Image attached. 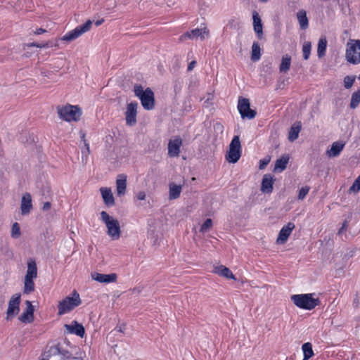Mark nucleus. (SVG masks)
Here are the masks:
<instances>
[{
    "label": "nucleus",
    "instance_id": "1",
    "mask_svg": "<svg viewBox=\"0 0 360 360\" xmlns=\"http://www.w3.org/2000/svg\"><path fill=\"white\" fill-rule=\"evenodd\" d=\"M314 294H298L291 296V301L300 309L311 310L320 304L319 298H314Z\"/></svg>",
    "mask_w": 360,
    "mask_h": 360
},
{
    "label": "nucleus",
    "instance_id": "2",
    "mask_svg": "<svg viewBox=\"0 0 360 360\" xmlns=\"http://www.w3.org/2000/svg\"><path fill=\"white\" fill-rule=\"evenodd\" d=\"M37 276V267L34 259L30 258L27 261V269L24 280L23 292L30 294L34 290L33 279Z\"/></svg>",
    "mask_w": 360,
    "mask_h": 360
},
{
    "label": "nucleus",
    "instance_id": "3",
    "mask_svg": "<svg viewBox=\"0 0 360 360\" xmlns=\"http://www.w3.org/2000/svg\"><path fill=\"white\" fill-rule=\"evenodd\" d=\"M72 297L67 296L59 302L58 304V315L61 316L67 314L81 304L82 300L79 294L76 290L72 292Z\"/></svg>",
    "mask_w": 360,
    "mask_h": 360
},
{
    "label": "nucleus",
    "instance_id": "4",
    "mask_svg": "<svg viewBox=\"0 0 360 360\" xmlns=\"http://www.w3.org/2000/svg\"><path fill=\"white\" fill-rule=\"evenodd\" d=\"M58 114L62 120L67 122H77L79 120L82 110L77 105L68 104L63 107H58Z\"/></svg>",
    "mask_w": 360,
    "mask_h": 360
},
{
    "label": "nucleus",
    "instance_id": "5",
    "mask_svg": "<svg viewBox=\"0 0 360 360\" xmlns=\"http://www.w3.org/2000/svg\"><path fill=\"white\" fill-rule=\"evenodd\" d=\"M346 60L354 65L360 63V40L349 39L347 43Z\"/></svg>",
    "mask_w": 360,
    "mask_h": 360
},
{
    "label": "nucleus",
    "instance_id": "6",
    "mask_svg": "<svg viewBox=\"0 0 360 360\" xmlns=\"http://www.w3.org/2000/svg\"><path fill=\"white\" fill-rule=\"evenodd\" d=\"M101 218L108 229V234L114 240L118 239L121 234L119 221L111 217L105 211L101 212Z\"/></svg>",
    "mask_w": 360,
    "mask_h": 360
},
{
    "label": "nucleus",
    "instance_id": "7",
    "mask_svg": "<svg viewBox=\"0 0 360 360\" xmlns=\"http://www.w3.org/2000/svg\"><path fill=\"white\" fill-rule=\"evenodd\" d=\"M241 156V145L238 136H233L229 145V149L226 155L229 162L236 163Z\"/></svg>",
    "mask_w": 360,
    "mask_h": 360
},
{
    "label": "nucleus",
    "instance_id": "8",
    "mask_svg": "<svg viewBox=\"0 0 360 360\" xmlns=\"http://www.w3.org/2000/svg\"><path fill=\"white\" fill-rule=\"evenodd\" d=\"M92 25V21L88 20L84 24L77 26L75 29L70 31L65 34L61 39L63 41H71L77 39L82 34L89 31Z\"/></svg>",
    "mask_w": 360,
    "mask_h": 360
},
{
    "label": "nucleus",
    "instance_id": "9",
    "mask_svg": "<svg viewBox=\"0 0 360 360\" xmlns=\"http://www.w3.org/2000/svg\"><path fill=\"white\" fill-rule=\"evenodd\" d=\"M136 96L140 101L143 108L147 110H151L155 108V96L153 91H134Z\"/></svg>",
    "mask_w": 360,
    "mask_h": 360
},
{
    "label": "nucleus",
    "instance_id": "10",
    "mask_svg": "<svg viewBox=\"0 0 360 360\" xmlns=\"http://www.w3.org/2000/svg\"><path fill=\"white\" fill-rule=\"evenodd\" d=\"M20 297V294H15L11 297L6 311V320H11L19 313Z\"/></svg>",
    "mask_w": 360,
    "mask_h": 360
},
{
    "label": "nucleus",
    "instance_id": "11",
    "mask_svg": "<svg viewBox=\"0 0 360 360\" xmlns=\"http://www.w3.org/2000/svg\"><path fill=\"white\" fill-rule=\"evenodd\" d=\"M137 108L138 103L136 101L127 103L125 112L126 124L129 127H134L137 123Z\"/></svg>",
    "mask_w": 360,
    "mask_h": 360
},
{
    "label": "nucleus",
    "instance_id": "12",
    "mask_svg": "<svg viewBox=\"0 0 360 360\" xmlns=\"http://www.w3.org/2000/svg\"><path fill=\"white\" fill-rule=\"evenodd\" d=\"M238 111L243 118L253 119L256 115V112L250 109V102L248 98L240 97L238 103Z\"/></svg>",
    "mask_w": 360,
    "mask_h": 360
},
{
    "label": "nucleus",
    "instance_id": "13",
    "mask_svg": "<svg viewBox=\"0 0 360 360\" xmlns=\"http://www.w3.org/2000/svg\"><path fill=\"white\" fill-rule=\"evenodd\" d=\"M208 33L209 31L205 27H204L203 28H196L192 30L190 32H186V33L183 34L180 37L179 40L183 41L186 39H194L198 38V37L203 39H205V34H208Z\"/></svg>",
    "mask_w": 360,
    "mask_h": 360
},
{
    "label": "nucleus",
    "instance_id": "14",
    "mask_svg": "<svg viewBox=\"0 0 360 360\" xmlns=\"http://www.w3.org/2000/svg\"><path fill=\"white\" fill-rule=\"evenodd\" d=\"M295 228V224L292 222H288L287 225L284 226L278 233V236L276 239V242L278 244L285 243L288 237L290 236L292 231Z\"/></svg>",
    "mask_w": 360,
    "mask_h": 360
},
{
    "label": "nucleus",
    "instance_id": "15",
    "mask_svg": "<svg viewBox=\"0 0 360 360\" xmlns=\"http://www.w3.org/2000/svg\"><path fill=\"white\" fill-rule=\"evenodd\" d=\"M182 145V140L178 137L170 140L168 143V155L169 157H177L180 153V147Z\"/></svg>",
    "mask_w": 360,
    "mask_h": 360
},
{
    "label": "nucleus",
    "instance_id": "16",
    "mask_svg": "<svg viewBox=\"0 0 360 360\" xmlns=\"http://www.w3.org/2000/svg\"><path fill=\"white\" fill-rule=\"evenodd\" d=\"M92 279L99 282V283H114L117 280V274L115 273L110 274H103L97 272H94L91 274Z\"/></svg>",
    "mask_w": 360,
    "mask_h": 360
},
{
    "label": "nucleus",
    "instance_id": "17",
    "mask_svg": "<svg viewBox=\"0 0 360 360\" xmlns=\"http://www.w3.org/2000/svg\"><path fill=\"white\" fill-rule=\"evenodd\" d=\"M274 176L271 174H266L263 176L261 191L264 193H271L273 191L274 181Z\"/></svg>",
    "mask_w": 360,
    "mask_h": 360
},
{
    "label": "nucleus",
    "instance_id": "18",
    "mask_svg": "<svg viewBox=\"0 0 360 360\" xmlns=\"http://www.w3.org/2000/svg\"><path fill=\"white\" fill-rule=\"evenodd\" d=\"M65 328L70 333L75 334L81 338H83L85 334L84 327L77 321H73L70 325L65 324Z\"/></svg>",
    "mask_w": 360,
    "mask_h": 360
},
{
    "label": "nucleus",
    "instance_id": "19",
    "mask_svg": "<svg viewBox=\"0 0 360 360\" xmlns=\"http://www.w3.org/2000/svg\"><path fill=\"white\" fill-rule=\"evenodd\" d=\"M21 212L22 215L28 214L32 209V197L28 193L23 195L20 205Z\"/></svg>",
    "mask_w": 360,
    "mask_h": 360
},
{
    "label": "nucleus",
    "instance_id": "20",
    "mask_svg": "<svg viewBox=\"0 0 360 360\" xmlns=\"http://www.w3.org/2000/svg\"><path fill=\"white\" fill-rule=\"evenodd\" d=\"M252 19L254 31L257 34L258 39H261L263 37L262 22L259 13L255 11L252 12Z\"/></svg>",
    "mask_w": 360,
    "mask_h": 360
},
{
    "label": "nucleus",
    "instance_id": "21",
    "mask_svg": "<svg viewBox=\"0 0 360 360\" xmlns=\"http://www.w3.org/2000/svg\"><path fill=\"white\" fill-rule=\"evenodd\" d=\"M117 195H124L127 187V176L125 174H119L116 181Z\"/></svg>",
    "mask_w": 360,
    "mask_h": 360
},
{
    "label": "nucleus",
    "instance_id": "22",
    "mask_svg": "<svg viewBox=\"0 0 360 360\" xmlns=\"http://www.w3.org/2000/svg\"><path fill=\"white\" fill-rule=\"evenodd\" d=\"M289 159L290 156L288 154L283 155L280 158L276 160L274 171L275 172H281L285 170L288 163Z\"/></svg>",
    "mask_w": 360,
    "mask_h": 360
},
{
    "label": "nucleus",
    "instance_id": "23",
    "mask_svg": "<svg viewBox=\"0 0 360 360\" xmlns=\"http://www.w3.org/2000/svg\"><path fill=\"white\" fill-rule=\"evenodd\" d=\"M213 272L226 278L236 280V276L233 274L231 271L225 266L220 265L215 266Z\"/></svg>",
    "mask_w": 360,
    "mask_h": 360
},
{
    "label": "nucleus",
    "instance_id": "24",
    "mask_svg": "<svg viewBox=\"0 0 360 360\" xmlns=\"http://www.w3.org/2000/svg\"><path fill=\"white\" fill-rule=\"evenodd\" d=\"M104 202L108 206H112L115 204V200L112 191L108 188H101L100 189Z\"/></svg>",
    "mask_w": 360,
    "mask_h": 360
},
{
    "label": "nucleus",
    "instance_id": "25",
    "mask_svg": "<svg viewBox=\"0 0 360 360\" xmlns=\"http://www.w3.org/2000/svg\"><path fill=\"white\" fill-rule=\"evenodd\" d=\"M181 192V186L176 185L174 183L169 184V198L175 200L179 198Z\"/></svg>",
    "mask_w": 360,
    "mask_h": 360
},
{
    "label": "nucleus",
    "instance_id": "26",
    "mask_svg": "<svg viewBox=\"0 0 360 360\" xmlns=\"http://www.w3.org/2000/svg\"><path fill=\"white\" fill-rule=\"evenodd\" d=\"M297 18L298 20L300 28L306 30L309 26V20L307 16V13L304 10H300L297 13Z\"/></svg>",
    "mask_w": 360,
    "mask_h": 360
},
{
    "label": "nucleus",
    "instance_id": "27",
    "mask_svg": "<svg viewBox=\"0 0 360 360\" xmlns=\"http://www.w3.org/2000/svg\"><path fill=\"white\" fill-rule=\"evenodd\" d=\"M34 309H26L24 312L19 316L18 319L22 323H32L34 321Z\"/></svg>",
    "mask_w": 360,
    "mask_h": 360
},
{
    "label": "nucleus",
    "instance_id": "28",
    "mask_svg": "<svg viewBox=\"0 0 360 360\" xmlns=\"http://www.w3.org/2000/svg\"><path fill=\"white\" fill-rule=\"evenodd\" d=\"M301 124L300 122L292 125L288 133V140L291 142L295 141L299 136Z\"/></svg>",
    "mask_w": 360,
    "mask_h": 360
},
{
    "label": "nucleus",
    "instance_id": "29",
    "mask_svg": "<svg viewBox=\"0 0 360 360\" xmlns=\"http://www.w3.org/2000/svg\"><path fill=\"white\" fill-rule=\"evenodd\" d=\"M327 47V40L326 37H321L318 43L317 55L319 58H322L326 55Z\"/></svg>",
    "mask_w": 360,
    "mask_h": 360
},
{
    "label": "nucleus",
    "instance_id": "30",
    "mask_svg": "<svg viewBox=\"0 0 360 360\" xmlns=\"http://www.w3.org/2000/svg\"><path fill=\"white\" fill-rule=\"evenodd\" d=\"M261 49L257 41H254L252 46L251 60L254 62L257 61L261 57Z\"/></svg>",
    "mask_w": 360,
    "mask_h": 360
},
{
    "label": "nucleus",
    "instance_id": "31",
    "mask_svg": "<svg viewBox=\"0 0 360 360\" xmlns=\"http://www.w3.org/2000/svg\"><path fill=\"white\" fill-rule=\"evenodd\" d=\"M302 349L304 354L303 360H308L314 356L312 345L310 342L304 343L302 346Z\"/></svg>",
    "mask_w": 360,
    "mask_h": 360
},
{
    "label": "nucleus",
    "instance_id": "32",
    "mask_svg": "<svg viewBox=\"0 0 360 360\" xmlns=\"http://www.w3.org/2000/svg\"><path fill=\"white\" fill-rule=\"evenodd\" d=\"M291 63V57L288 55L283 56L280 64L279 70L281 72H286L290 70Z\"/></svg>",
    "mask_w": 360,
    "mask_h": 360
},
{
    "label": "nucleus",
    "instance_id": "33",
    "mask_svg": "<svg viewBox=\"0 0 360 360\" xmlns=\"http://www.w3.org/2000/svg\"><path fill=\"white\" fill-rule=\"evenodd\" d=\"M360 103V91H354L352 96L350 108L355 109Z\"/></svg>",
    "mask_w": 360,
    "mask_h": 360
},
{
    "label": "nucleus",
    "instance_id": "34",
    "mask_svg": "<svg viewBox=\"0 0 360 360\" xmlns=\"http://www.w3.org/2000/svg\"><path fill=\"white\" fill-rule=\"evenodd\" d=\"M360 191V175L354 180L349 188V193H358Z\"/></svg>",
    "mask_w": 360,
    "mask_h": 360
},
{
    "label": "nucleus",
    "instance_id": "35",
    "mask_svg": "<svg viewBox=\"0 0 360 360\" xmlns=\"http://www.w3.org/2000/svg\"><path fill=\"white\" fill-rule=\"evenodd\" d=\"M58 347L59 344L50 347L48 350L44 352V356H45L46 358H49L52 356L58 355Z\"/></svg>",
    "mask_w": 360,
    "mask_h": 360
},
{
    "label": "nucleus",
    "instance_id": "36",
    "mask_svg": "<svg viewBox=\"0 0 360 360\" xmlns=\"http://www.w3.org/2000/svg\"><path fill=\"white\" fill-rule=\"evenodd\" d=\"M311 44L309 41H305L303 44L302 52L304 60H308L310 56Z\"/></svg>",
    "mask_w": 360,
    "mask_h": 360
},
{
    "label": "nucleus",
    "instance_id": "37",
    "mask_svg": "<svg viewBox=\"0 0 360 360\" xmlns=\"http://www.w3.org/2000/svg\"><path fill=\"white\" fill-rule=\"evenodd\" d=\"M21 235L20 227L18 222H15L12 225L11 228V237L13 238H18Z\"/></svg>",
    "mask_w": 360,
    "mask_h": 360
},
{
    "label": "nucleus",
    "instance_id": "38",
    "mask_svg": "<svg viewBox=\"0 0 360 360\" xmlns=\"http://www.w3.org/2000/svg\"><path fill=\"white\" fill-rule=\"evenodd\" d=\"M326 154L329 158L336 157L338 155V141L333 142L331 148L326 151Z\"/></svg>",
    "mask_w": 360,
    "mask_h": 360
},
{
    "label": "nucleus",
    "instance_id": "39",
    "mask_svg": "<svg viewBox=\"0 0 360 360\" xmlns=\"http://www.w3.org/2000/svg\"><path fill=\"white\" fill-rule=\"evenodd\" d=\"M355 76H346L345 78H344V86L345 87L348 89H350L354 81H355Z\"/></svg>",
    "mask_w": 360,
    "mask_h": 360
},
{
    "label": "nucleus",
    "instance_id": "40",
    "mask_svg": "<svg viewBox=\"0 0 360 360\" xmlns=\"http://www.w3.org/2000/svg\"><path fill=\"white\" fill-rule=\"evenodd\" d=\"M212 226V221L211 219H207L200 227V232L205 233L210 229Z\"/></svg>",
    "mask_w": 360,
    "mask_h": 360
},
{
    "label": "nucleus",
    "instance_id": "41",
    "mask_svg": "<svg viewBox=\"0 0 360 360\" xmlns=\"http://www.w3.org/2000/svg\"><path fill=\"white\" fill-rule=\"evenodd\" d=\"M352 218V214H349L342 224V226L339 229V235H340L344 231L347 230L348 224L349 223Z\"/></svg>",
    "mask_w": 360,
    "mask_h": 360
},
{
    "label": "nucleus",
    "instance_id": "42",
    "mask_svg": "<svg viewBox=\"0 0 360 360\" xmlns=\"http://www.w3.org/2000/svg\"><path fill=\"white\" fill-rule=\"evenodd\" d=\"M309 191V186L302 187L299 191L298 197H297L298 199L303 200L306 197V195L308 194Z\"/></svg>",
    "mask_w": 360,
    "mask_h": 360
},
{
    "label": "nucleus",
    "instance_id": "43",
    "mask_svg": "<svg viewBox=\"0 0 360 360\" xmlns=\"http://www.w3.org/2000/svg\"><path fill=\"white\" fill-rule=\"evenodd\" d=\"M1 251L3 255L6 256L8 259H11L13 257V252L8 246L2 247Z\"/></svg>",
    "mask_w": 360,
    "mask_h": 360
},
{
    "label": "nucleus",
    "instance_id": "44",
    "mask_svg": "<svg viewBox=\"0 0 360 360\" xmlns=\"http://www.w3.org/2000/svg\"><path fill=\"white\" fill-rule=\"evenodd\" d=\"M58 354L63 356L65 359H71L70 352L68 350L62 348L60 345L58 347Z\"/></svg>",
    "mask_w": 360,
    "mask_h": 360
},
{
    "label": "nucleus",
    "instance_id": "45",
    "mask_svg": "<svg viewBox=\"0 0 360 360\" xmlns=\"http://www.w3.org/2000/svg\"><path fill=\"white\" fill-rule=\"evenodd\" d=\"M270 162V158H265L259 160V169H264Z\"/></svg>",
    "mask_w": 360,
    "mask_h": 360
},
{
    "label": "nucleus",
    "instance_id": "46",
    "mask_svg": "<svg viewBox=\"0 0 360 360\" xmlns=\"http://www.w3.org/2000/svg\"><path fill=\"white\" fill-rule=\"evenodd\" d=\"M224 126L220 122H217L214 124V129L216 132L222 134L224 131Z\"/></svg>",
    "mask_w": 360,
    "mask_h": 360
},
{
    "label": "nucleus",
    "instance_id": "47",
    "mask_svg": "<svg viewBox=\"0 0 360 360\" xmlns=\"http://www.w3.org/2000/svg\"><path fill=\"white\" fill-rule=\"evenodd\" d=\"M133 90H135V91H137V90H151V89L150 87H146L145 86H143L141 84H136L134 86V89Z\"/></svg>",
    "mask_w": 360,
    "mask_h": 360
},
{
    "label": "nucleus",
    "instance_id": "48",
    "mask_svg": "<svg viewBox=\"0 0 360 360\" xmlns=\"http://www.w3.org/2000/svg\"><path fill=\"white\" fill-rule=\"evenodd\" d=\"M136 198L139 200H143L146 198V193L144 191H140L136 194Z\"/></svg>",
    "mask_w": 360,
    "mask_h": 360
},
{
    "label": "nucleus",
    "instance_id": "49",
    "mask_svg": "<svg viewBox=\"0 0 360 360\" xmlns=\"http://www.w3.org/2000/svg\"><path fill=\"white\" fill-rule=\"evenodd\" d=\"M52 46V43L51 41H47L46 43H39V48H48Z\"/></svg>",
    "mask_w": 360,
    "mask_h": 360
},
{
    "label": "nucleus",
    "instance_id": "50",
    "mask_svg": "<svg viewBox=\"0 0 360 360\" xmlns=\"http://www.w3.org/2000/svg\"><path fill=\"white\" fill-rule=\"evenodd\" d=\"M51 208V203L49 202H46L44 203V205L42 207V210L44 211H47Z\"/></svg>",
    "mask_w": 360,
    "mask_h": 360
},
{
    "label": "nucleus",
    "instance_id": "51",
    "mask_svg": "<svg viewBox=\"0 0 360 360\" xmlns=\"http://www.w3.org/2000/svg\"><path fill=\"white\" fill-rule=\"evenodd\" d=\"M353 304L355 307H358L359 305V300L357 295H356L355 297L354 298Z\"/></svg>",
    "mask_w": 360,
    "mask_h": 360
},
{
    "label": "nucleus",
    "instance_id": "52",
    "mask_svg": "<svg viewBox=\"0 0 360 360\" xmlns=\"http://www.w3.org/2000/svg\"><path fill=\"white\" fill-rule=\"evenodd\" d=\"M47 31L43 28H39L37 29L36 31H34V34H37V35H39V34H43V33H45Z\"/></svg>",
    "mask_w": 360,
    "mask_h": 360
},
{
    "label": "nucleus",
    "instance_id": "53",
    "mask_svg": "<svg viewBox=\"0 0 360 360\" xmlns=\"http://www.w3.org/2000/svg\"><path fill=\"white\" fill-rule=\"evenodd\" d=\"M195 64H196V62H195V60L191 61V62L188 64V71L192 70L194 68V67H195Z\"/></svg>",
    "mask_w": 360,
    "mask_h": 360
},
{
    "label": "nucleus",
    "instance_id": "54",
    "mask_svg": "<svg viewBox=\"0 0 360 360\" xmlns=\"http://www.w3.org/2000/svg\"><path fill=\"white\" fill-rule=\"evenodd\" d=\"M125 328H126V325L125 324H122L120 326H117L116 328V329H117V330L120 333H124V330H125Z\"/></svg>",
    "mask_w": 360,
    "mask_h": 360
},
{
    "label": "nucleus",
    "instance_id": "55",
    "mask_svg": "<svg viewBox=\"0 0 360 360\" xmlns=\"http://www.w3.org/2000/svg\"><path fill=\"white\" fill-rule=\"evenodd\" d=\"M25 304H26V305H27L26 309H30V308H31L32 309H34V307H33V305L32 304V302H31L30 301L27 300V301L25 302Z\"/></svg>",
    "mask_w": 360,
    "mask_h": 360
},
{
    "label": "nucleus",
    "instance_id": "56",
    "mask_svg": "<svg viewBox=\"0 0 360 360\" xmlns=\"http://www.w3.org/2000/svg\"><path fill=\"white\" fill-rule=\"evenodd\" d=\"M104 22V19H101V20H98L95 22V25L96 26H99L101 25L103 22Z\"/></svg>",
    "mask_w": 360,
    "mask_h": 360
},
{
    "label": "nucleus",
    "instance_id": "57",
    "mask_svg": "<svg viewBox=\"0 0 360 360\" xmlns=\"http://www.w3.org/2000/svg\"><path fill=\"white\" fill-rule=\"evenodd\" d=\"M27 46L28 47H31V46H36V47H38L39 48V43H36V42H32V43H30V44H27Z\"/></svg>",
    "mask_w": 360,
    "mask_h": 360
},
{
    "label": "nucleus",
    "instance_id": "58",
    "mask_svg": "<svg viewBox=\"0 0 360 360\" xmlns=\"http://www.w3.org/2000/svg\"><path fill=\"white\" fill-rule=\"evenodd\" d=\"M345 146V143H342L339 141V153H340V151L342 150L343 147Z\"/></svg>",
    "mask_w": 360,
    "mask_h": 360
},
{
    "label": "nucleus",
    "instance_id": "59",
    "mask_svg": "<svg viewBox=\"0 0 360 360\" xmlns=\"http://www.w3.org/2000/svg\"><path fill=\"white\" fill-rule=\"evenodd\" d=\"M213 97V94L212 93H208V97L205 102L208 101L209 100L212 99Z\"/></svg>",
    "mask_w": 360,
    "mask_h": 360
},
{
    "label": "nucleus",
    "instance_id": "60",
    "mask_svg": "<svg viewBox=\"0 0 360 360\" xmlns=\"http://www.w3.org/2000/svg\"><path fill=\"white\" fill-rule=\"evenodd\" d=\"M72 360H83L81 357H72Z\"/></svg>",
    "mask_w": 360,
    "mask_h": 360
},
{
    "label": "nucleus",
    "instance_id": "61",
    "mask_svg": "<svg viewBox=\"0 0 360 360\" xmlns=\"http://www.w3.org/2000/svg\"><path fill=\"white\" fill-rule=\"evenodd\" d=\"M85 146L86 147V149H87V151L89 152V143H86L85 142Z\"/></svg>",
    "mask_w": 360,
    "mask_h": 360
},
{
    "label": "nucleus",
    "instance_id": "62",
    "mask_svg": "<svg viewBox=\"0 0 360 360\" xmlns=\"http://www.w3.org/2000/svg\"><path fill=\"white\" fill-rule=\"evenodd\" d=\"M261 2H266L268 0H259Z\"/></svg>",
    "mask_w": 360,
    "mask_h": 360
},
{
    "label": "nucleus",
    "instance_id": "63",
    "mask_svg": "<svg viewBox=\"0 0 360 360\" xmlns=\"http://www.w3.org/2000/svg\"><path fill=\"white\" fill-rule=\"evenodd\" d=\"M40 360H49V358H46H46H43V359H40Z\"/></svg>",
    "mask_w": 360,
    "mask_h": 360
},
{
    "label": "nucleus",
    "instance_id": "64",
    "mask_svg": "<svg viewBox=\"0 0 360 360\" xmlns=\"http://www.w3.org/2000/svg\"><path fill=\"white\" fill-rule=\"evenodd\" d=\"M358 79H359V80L360 81V74H359V76Z\"/></svg>",
    "mask_w": 360,
    "mask_h": 360
}]
</instances>
